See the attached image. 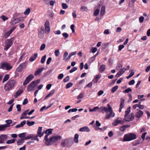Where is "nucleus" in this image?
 I'll list each match as a JSON object with an SVG mask.
<instances>
[{"label":"nucleus","mask_w":150,"mask_h":150,"mask_svg":"<svg viewBox=\"0 0 150 150\" xmlns=\"http://www.w3.org/2000/svg\"><path fill=\"white\" fill-rule=\"evenodd\" d=\"M34 78V76L32 74H30L26 77L23 83V85L25 86L30 82Z\"/></svg>","instance_id":"obj_6"},{"label":"nucleus","mask_w":150,"mask_h":150,"mask_svg":"<svg viewBox=\"0 0 150 150\" xmlns=\"http://www.w3.org/2000/svg\"><path fill=\"white\" fill-rule=\"evenodd\" d=\"M131 107H129L127 109V110L125 111V114L124 115V117H126L127 116L130 112Z\"/></svg>","instance_id":"obj_34"},{"label":"nucleus","mask_w":150,"mask_h":150,"mask_svg":"<svg viewBox=\"0 0 150 150\" xmlns=\"http://www.w3.org/2000/svg\"><path fill=\"white\" fill-rule=\"evenodd\" d=\"M37 81L35 80L32 81L28 86L27 91H33L34 90L35 88L37 85Z\"/></svg>","instance_id":"obj_3"},{"label":"nucleus","mask_w":150,"mask_h":150,"mask_svg":"<svg viewBox=\"0 0 150 150\" xmlns=\"http://www.w3.org/2000/svg\"><path fill=\"white\" fill-rule=\"evenodd\" d=\"M125 117V118L123 119L124 122H128L131 120V116L130 115Z\"/></svg>","instance_id":"obj_22"},{"label":"nucleus","mask_w":150,"mask_h":150,"mask_svg":"<svg viewBox=\"0 0 150 150\" xmlns=\"http://www.w3.org/2000/svg\"><path fill=\"white\" fill-rule=\"evenodd\" d=\"M44 35V32L38 30V37L40 39L42 38Z\"/></svg>","instance_id":"obj_26"},{"label":"nucleus","mask_w":150,"mask_h":150,"mask_svg":"<svg viewBox=\"0 0 150 150\" xmlns=\"http://www.w3.org/2000/svg\"><path fill=\"white\" fill-rule=\"evenodd\" d=\"M97 50V49L96 47H93L92 48L91 52H92L93 53H95Z\"/></svg>","instance_id":"obj_63"},{"label":"nucleus","mask_w":150,"mask_h":150,"mask_svg":"<svg viewBox=\"0 0 150 150\" xmlns=\"http://www.w3.org/2000/svg\"><path fill=\"white\" fill-rule=\"evenodd\" d=\"M20 65H21V66L23 69L25 68L26 67V62H24L21 64Z\"/></svg>","instance_id":"obj_56"},{"label":"nucleus","mask_w":150,"mask_h":150,"mask_svg":"<svg viewBox=\"0 0 150 150\" xmlns=\"http://www.w3.org/2000/svg\"><path fill=\"white\" fill-rule=\"evenodd\" d=\"M79 137V135L78 134H76L74 135V141L76 143H78V142Z\"/></svg>","instance_id":"obj_35"},{"label":"nucleus","mask_w":150,"mask_h":150,"mask_svg":"<svg viewBox=\"0 0 150 150\" xmlns=\"http://www.w3.org/2000/svg\"><path fill=\"white\" fill-rule=\"evenodd\" d=\"M142 143V141H141V139L140 138L133 142L132 143V145L134 146H135Z\"/></svg>","instance_id":"obj_17"},{"label":"nucleus","mask_w":150,"mask_h":150,"mask_svg":"<svg viewBox=\"0 0 150 150\" xmlns=\"http://www.w3.org/2000/svg\"><path fill=\"white\" fill-rule=\"evenodd\" d=\"M5 122L6 123V124L5 125H6L8 127H9L10 126V125L12 123V120H6L5 121Z\"/></svg>","instance_id":"obj_40"},{"label":"nucleus","mask_w":150,"mask_h":150,"mask_svg":"<svg viewBox=\"0 0 150 150\" xmlns=\"http://www.w3.org/2000/svg\"><path fill=\"white\" fill-rule=\"evenodd\" d=\"M16 140V139H12L7 141L6 143L7 144H12L14 143Z\"/></svg>","instance_id":"obj_36"},{"label":"nucleus","mask_w":150,"mask_h":150,"mask_svg":"<svg viewBox=\"0 0 150 150\" xmlns=\"http://www.w3.org/2000/svg\"><path fill=\"white\" fill-rule=\"evenodd\" d=\"M46 55H45L43 57H42L41 59V63L42 64H43L44 63L46 59Z\"/></svg>","instance_id":"obj_46"},{"label":"nucleus","mask_w":150,"mask_h":150,"mask_svg":"<svg viewBox=\"0 0 150 150\" xmlns=\"http://www.w3.org/2000/svg\"><path fill=\"white\" fill-rule=\"evenodd\" d=\"M79 131L80 132H89L90 130L87 126H85L80 128Z\"/></svg>","instance_id":"obj_18"},{"label":"nucleus","mask_w":150,"mask_h":150,"mask_svg":"<svg viewBox=\"0 0 150 150\" xmlns=\"http://www.w3.org/2000/svg\"><path fill=\"white\" fill-rule=\"evenodd\" d=\"M84 93H81L79 95L77 96V99H80L83 97Z\"/></svg>","instance_id":"obj_42"},{"label":"nucleus","mask_w":150,"mask_h":150,"mask_svg":"<svg viewBox=\"0 0 150 150\" xmlns=\"http://www.w3.org/2000/svg\"><path fill=\"white\" fill-rule=\"evenodd\" d=\"M42 127H39L37 132V134L40 135L41 134Z\"/></svg>","instance_id":"obj_52"},{"label":"nucleus","mask_w":150,"mask_h":150,"mask_svg":"<svg viewBox=\"0 0 150 150\" xmlns=\"http://www.w3.org/2000/svg\"><path fill=\"white\" fill-rule=\"evenodd\" d=\"M26 123V121L25 120L21 122L20 124L16 126V128H18L20 127H23L24 125H25Z\"/></svg>","instance_id":"obj_24"},{"label":"nucleus","mask_w":150,"mask_h":150,"mask_svg":"<svg viewBox=\"0 0 150 150\" xmlns=\"http://www.w3.org/2000/svg\"><path fill=\"white\" fill-rule=\"evenodd\" d=\"M18 137L21 139H25L26 137V133L24 132L20 134H18Z\"/></svg>","instance_id":"obj_30"},{"label":"nucleus","mask_w":150,"mask_h":150,"mask_svg":"<svg viewBox=\"0 0 150 150\" xmlns=\"http://www.w3.org/2000/svg\"><path fill=\"white\" fill-rule=\"evenodd\" d=\"M19 22L18 18L14 19L13 20H12L10 22V24L11 25H13L17 23H19Z\"/></svg>","instance_id":"obj_29"},{"label":"nucleus","mask_w":150,"mask_h":150,"mask_svg":"<svg viewBox=\"0 0 150 150\" xmlns=\"http://www.w3.org/2000/svg\"><path fill=\"white\" fill-rule=\"evenodd\" d=\"M38 55L37 53L35 54L33 56H32L30 57L29 59V61L31 62L34 61L36 59Z\"/></svg>","instance_id":"obj_28"},{"label":"nucleus","mask_w":150,"mask_h":150,"mask_svg":"<svg viewBox=\"0 0 150 150\" xmlns=\"http://www.w3.org/2000/svg\"><path fill=\"white\" fill-rule=\"evenodd\" d=\"M98 108H99V107L98 106H97L94 107L93 109H89V112H95L96 111L97 109H98Z\"/></svg>","instance_id":"obj_47"},{"label":"nucleus","mask_w":150,"mask_h":150,"mask_svg":"<svg viewBox=\"0 0 150 150\" xmlns=\"http://www.w3.org/2000/svg\"><path fill=\"white\" fill-rule=\"evenodd\" d=\"M8 127L6 125H0V132L4 131L6 128Z\"/></svg>","instance_id":"obj_25"},{"label":"nucleus","mask_w":150,"mask_h":150,"mask_svg":"<svg viewBox=\"0 0 150 150\" xmlns=\"http://www.w3.org/2000/svg\"><path fill=\"white\" fill-rule=\"evenodd\" d=\"M30 12V8H28L24 12V14L25 15H28Z\"/></svg>","instance_id":"obj_44"},{"label":"nucleus","mask_w":150,"mask_h":150,"mask_svg":"<svg viewBox=\"0 0 150 150\" xmlns=\"http://www.w3.org/2000/svg\"><path fill=\"white\" fill-rule=\"evenodd\" d=\"M131 107H129L127 109V110L125 111V114L124 115V117H126L127 116L130 112Z\"/></svg>","instance_id":"obj_33"},{"label":"nucleus","mask_w":150,"mask_h":150,"mask_svg":"<svg viewBox=\"0 0 150 150\" xmlns=\"http://www.w3.org/2000/svg\"><path fill=\"white\" fill-rule=\"evenodd\" d=\"M94 129L96 131H98V130H100V131H102L103 130H105V129L106 128L104 127L103 128L99 127H94Z\"/></svg>","instance_id":"obj_45"},{"label":"nucleus","mask_w":150,"mask_h":150,"mask_svg":"<svg viewBox=\"0 0 150 150\" xmlns=\"http://www.w3.org/2000/svg\"><path fill=\"white\" fill-rule=\"evenodd\" d=\"M14 38H11L9 39L6 40L5 41V44L6 45L5 46L4 50L7 51L11 46L13 43Z\"/></svg>","instance_id":"obj_2"},{"label":"nucleus","mask_w":150,"mask_h":150,"mask_svg":"<svg viewBox=\"0 0 150 150\" xmlns=\"http://www.w3.org/2000/svg\"><path fill=\"white\" fill-rule=\"evenodd\" d=\"M46 45L45 44H42L41 46L40 50L41 51L43 50L45 48Z\"/></svg>","instance_id":"obj_59"},{"label":"nucleus","mask_w":150,"mask_h":150,"mask_svg":"<svg viewBox=\"0 0 150 150\" xmlns=\"http://www.w3.org/2000/svg\"><path fill=\"white\" fill-rule=\"evenodd\" d=\"M143 114V111L140 110H139L138 112H136L135 116L137 118H138V119H139L142 116Z\"/></svg>","instance_id":"obj_15"},{"label":"nucleus","mask_w":150,"mask_h":150,"mask_svg":"<svg viewBox=\"0 0 150 150\" xmlns=\"http://www.w3.org/2000/svg\"><path fill=\"white\" fill-rule=\"evenodd\" d=\"M38 135L35 136L34 134H31L26 136L25 139L27 140L32 139L31 140H36L38 142L39 141V139L38 138Z\"/></svg>","instance_id":"obj_7"},{"label":"nucleus","mask_w":150,"mask_h":150,"mask_svg":"<svg viewBox=\"0 0 150 150\" xmlns=\"http://www.w3.org/2000/svg\"><path fill=\"white\" fill-rule=\"evenodd\" d=\"M23 68L21 66V65H19V67L16 69V71L18 72H20L22 71V69Z\"/></svg>","instance_id":"obj_53"},{"label":"nucleus","mask_w":150,"mask_h":150,"mask_svg":"<svg viewBox=\"0 0 150 150\" xmlns=\"http://www.w3.org/2000/svg\"><path fill=\"white\" fill-rule=\"evenodd\" d=\"M25 139H18L17 141V144L18 145H20L22 144L23 143H24L25 140Z\"/></svg>","instance_id":"obj_27"},{"label":"nucleus","mask_w":150,"mask_h":150,"mask_svg":"<svg viewBox=\"0 0 150 150\" xmlns=\"http://www.w3.org/2000/svg\"><path fill=\"white\" fill-rule=\"evenodd\" d=\"M68 55V53L67 52H65L63 55V60H66L67 58V57Z\"/></svg>","instance_id":"obj_62"},{"label":"nucleus","mask_w":150,"mask_h":150,"mask_svg":"<svg viewBox=\"0 0 150 150\" xmlns=\"http://www.w3.org/2000/svg\"><path fill=\"white\" fill-rule=\"evenodd\" d=\"M81 10L83 11H88V9L86 6H82L81 8Z\"/></svg>","instance_id":"obj_48"},{"label":"nucleus","mask_w":150,"mask_h":150,"mask_svg":"<svg viewBox=\"0 0 150 150\" xmlns=\"http://www.w3.org/2000/svg\"><path fill=\"white\" fill-rule=\"evenodd\" d=\"M131 91V89L129 88H127V89L125 90L123 92V93H128L129 92Z\"/></svg>","instance_id":"obj_61"},{"label":"nucleus","mask_w":150,"mask_h":150,"mask_svg":"<svg viewBox=\"0 0 150 150\" xmlns=\"http://www.w3.org/2000/svg\"><path fill=\"white\" fill-rule=\"evenodd\" d=\"M105 6H102L101 7L100 12V15L101 17H103L105 14Z\"/></svg>","instance_id":"obj_20"},{"label":"nucleus","mask_w":150,"mask_h":150,"mask_svg":"<svg viewBox=\"0 0 150 150\" xmlns=\"http://www.w3.org/2000/svg\"><path fill=\"white\" fill-rule=\"evenodd\" d=\"M16 83V81L13 80H9L4 85V88L6 91H8L11 90Z\"/></svg>","instance_id":"obj_1"},{"label":"nucleus","mask_w":150,"mask_h":150,"mask_svg":"<svg viewBox=\"0 0 150 150\" xmlns=\"http://www.w3.org/2000/svg\"><path fill=\"white\" fill-rule=\"evenodd\" d=\"M54 54L56 57H58L60 54V52H59V50L58 49L56 50L54 52Z\"/></svg>","instance_id":"obj_50"},{"label":"nucleus","mask_w":150,"mask_h":150,"mask_svg":"<svg viewBox=\"0 0 150 150\" xmlns=\"http://www.w3.org/2000/svg\"><path fill=\"white\" fill-rule=\"evenodd\" d=\"M77 69V68L76 67H74L71 68V69L69 71L70 73H71L75 71Z\"/></svg>","instance_id":"obj_49"},{"label":"nucleus","mask_w":150,"mask_h":150,"mask_svg":"<svg viewBox=\"0 0 150 150\" xmlns=\"http://www.w3.org/2000/svg\"><path fill=\"white\" fill-rule=\"evenodd\" d=\"M9 76L8 74H6L5 75V76H4V79L3 80L2 82L3 83H4L5 82L7 81L9 79Z\"/></svg>","instance_id":"obj_39"},{"label":"nucleus","mask_w":150,"mask_h":150,"mask_svg":"<svg viewBox=\"0 0 150 150\" xmlns=\"http://www.w3.org/2000/svg\"><path fill=\"white\" fill-rule=\"evenodd\" d=\"M23 92L22 90H18L16 92L14 96V97L15 98H17L18 96L21 95Z\"/></svg>","instance_id":"obj_21"},{"label":"nucleus","mask_w":150,"mask_h":150,"mask_svg":"<svg viewBox=\"0 0 150 150\" xmlns=\"http://www.w3.org/2000/svg\"><path fill=\"white\" fill-rule=\"evenodd\" d=\"M44 26L45 27V33H46L47 32L48 33H49L50 31V27L49 21L48 20L46 21L44 24Z\"/></svg>","instance_id":"obj_8"},{"label":"nucleus","mask_w":150,"mask_h":150,"mask_svg":"<svg viewBox=\"0 0 150 150\" xmlns=\"http://www.w3.org/2000/svg\"><path fill=\"white\" fill-rule=\"evenodd\" d=\"M123 122L121 120H119L118 118L116 120H115L112 123V125L113 126H117L118 124H122Z\"/></svg>","instance_id":"obj_16"},{"label":"nucleus","mask_w":150,"mask_h":150,"mask_svg":"<svg viewBox=\"0 0 150 150\" xmlns=\"http://www.w3.org/2000/svg\"><path fill=\"white\" fill-rule=\"evenodd\" d=\"M7 138V136L6 134H1L0 135V144L4 142Z\"/></svg>","instance_id":"obj_11"},{"label":"nucleus","mask_w":150,"mask_h":150,"mask_svg":"<svg viewBox=\"0 0 150 150\" xmlns=\"http://www.w3.org/2000/svg\"><path fill=\"white\" fill-rule=\"evenodd\" d=\"M11 33L9 31L5 34L4 37L5 38H6L10 35Z\"/></svg>","instance_id":"obj_41"},{"label":"nucleus","mask_w":150,"mask_h":150,"mask_svg":"<svg viewBox=\"0 0 150 150\" xmlns=\"http://www.w3.org/2000/svg\"><path fill=\"white\" fill-rule=\"evenodd\" d=\"M105 65L104 64H102L100 66L99 69V71L100 72H102L105 69Z\"/></svg>","instance_id":"obj_31"},{"label":"nucleus","mask_w":150,"mask_h":150,"mask_svg":"<svg viewBox=\"0 0 150 150\" xmlns=\"http://www.w3.org/2000/svg\"><path fill=\"white\" fill-rule=\"evenodd\" d=\"M71 139L69 138H66L62 140L61 143V146L62 147H64L66 146H69V144L71 142Z\"/></svg>","instance_id":"obj_4"},{"label":"nucleus","mask_w":150,"mask_h":150,"mask_svg":"<svg viewBox=\"0 0 150 150\" xmlns=\"http://www.w3.org/2000/svg\"><path fill=\"white\" fill-rule=\"evenodd\" d=\"M69 80V76H67L64 78L63 80V81L64 82H66L68 81Z\"/></svg>","instance_id":"obj_58"},{"label":"nucleus","mask_w":150,"mask_h":150,"mask_svg":"<svg viewBox=\"0 0 150 150\" xmlns=\"http://www.w3.org/2000/svg\"><path fill=\"white\" fill-rule=\"evenodd\" d=\"M100 10L98 9H97L95 10L94 13V15L95 16H97L99 14Z\"/></svg>","instance_id":"obj_51"},{"label":"nucleus","mask_w":150,"mask_h":150,"mask_svg":"<svg viewBox=\"0 0 150 150\" xmlns=\"http://www.w3.org/2000/svg\"><path fill=\"white\" fill-rule=\"evenodd\" d=\"M99 52L98 51L96 54L94 56L90 58V59H93L91 62H92L95 59V57L98 54Z\"/></svg>","instance_id":"obj_57"},{"label":"nucleus","mask_w":150,"mask_h":150,"mask_svg":"<svg viewBox=\"0 0 150 150\" xmlns=\"http://www.w3.org/2000/svg\"><path fill=\"white\" fill-rule=\"evenodd\" d=\"M62 8L64 9L67 8L68 6L66 4L62 3Z\"/></svg>","instance_id":"obj_55"},{"label":"nucleus","mask_w":150,"mask_h":150,"mask_svg":"<svg viewBox=\"0 0 150 150\" xmlns=\"http://www.w3.org/2000/svg\"><path fill=\"white\" fill-rule=\"evenodd\" d=\"M44 69V67H42L41 68L38 69L34 73V75L35 76H37L38 75L40 74Z\"/></svg>","instance_id":"obj_19"},{"label":"nucleus","mask_w":150,"mask_h":150,"mask_svg":"<svg viewBox=\"0 0 150 150\" xmlns=\"http://www.w3.org/2000/svg\"><path fill=\"white\" fill-rule=\"evenodd\" d=\"M147 134L146 132H144L143 133L141 136V138L142 139V142L145 139V136Z\"/></svg>","instance_id":"obj_54"},{"label":"nucleus","mask_w":150,"mask_h":150,"mask_svg":"<svg viewBox=\"0 0 150 150\" xmlns=\"http://www.w3.org/2000/svg\"><path fill=\"white\" fill-rule=\"evenodd\" d=\"M98 110L99 112H103L104 111L106 112L107 113L108 111V108L104 106H102L99 108H98Z\"/></svg>","instance_id":"obj_12"},{"label":"nucleus","mask_w":150,"mask_h":150,"mask_svg":"<svg viewBox=\"0 0 150 150\" xmlns=\"http://www.w3.org/2000/svg\"><path fill=\"white\" fill-rule=\"evenodd\" d=\"M131 140V133L125 135L123 137L124 142L129 141Z\"/></svg>","instance_id":"obj_9"},{"label":"nucleus","mask_w":150,"mask_h":150,"mask_svg":"<svg viewBox=\"0 0 150 150\" xmlns=\"http://www.w3.org/2000/svg\"><path fill=\"white\" fill-rule=\"evenodd\" d=\"M62 137L60 136H54L50 138V141L51 142V144L57 142L59 140L61 139Z\"/></svg>","instance_id":"obj_5"},{"label":"nucleus","mask_w":150,"mask_h":150,"mask_svg":"<svg viewBox=\"0 0 150 150\" xmlns=\"http://www.w3.org/2000/svg\"><path fill=\"white\" fill-rule=\"evenodd\" d=\"M35 123L34 121L30 122L28 120L26 121V124L27 125L29 126H30L33 125Z\"/></svg>","instance_id":"obj_37"},{"label":"nucleus","mask_w":150,"mask_h":150,"mask_svg":"<svg viewBox=\"0 0 150 150\" xmlns=\"http://www.w3.org/2000/svg\"><path fill=\"white\" fill-rule=\"evenodd\" d=\"M73 84L72 83L69 82L67 84L66 86V89H68L70 87H71L73 86Z\"/></svg>","instance_id":"obj_43"},{"label":"nucleus","mask_w":150,"mask_h":150,"mask_svg":"<svg viewBox=\"0 0 150 150\" xmlns=\"http://www.w3.org/2000/svg\"><path fill=\"white\" fill-rule=\"evenodd\" d=\"M8 64V62H4L1 63V65L0 68L3 69H6L7 66Z\"/></svg>","instance_id":"obj_23"},{"label":"nucleus","mask_w":150,"mask_h":150,"mask_svg":"<svg viewBox=\"0 0 150 150\" xmlns=\"http://www.w3.org/2000/svg\"><path fill=\"white\" fill-rule=\"evenodd\" d=\"M124 99L122 98H121L120 103V108L119 110V111L120 112L121 111L122 109L123 108L124 105Z\"/></svg>","instance_id":"obj_13"},{"label":"nucleus","mask_w":150,"mask_h":150,"mask_svg":"<svg viewBox=\"0 0 150 150\" xmlns=\"http://www.w3.org/2000/svg\"><path fill=\"white\" fill-rule=\"evenodd\" d=\"M53 129H47L46 131H45V133H46L49 135L52 134V131Z\"/></svg>","instance_id":"obj_32"},{"label":"nucleus","mask_w":150,"mask_h":150,"mask_svg":"<svg viewBox=\"0 0 150 150\" xmlns=\"http://www.w3.org/2000/svg\"><path fill=\"white\" fill-rule=\"evenodd\" d=\"M110 112L109 114L106 115L105 118L106 119H109L111 117H113L115 116V114L113 112L112 110H108V112Z\"/></svg>","instance_id":"obj_10"},{"label":"nucleus","mask_w":150,"mask_h":150,"mask_svg":"<svg viewBox=\"0 0 150 150\" xmlns=\"http://www.w3.org/2000/svg\"><path fill=\"white\" fill-rule=\"evenodd\" d=\"M144 18L143 16L140 17L139 18V21L140 23H142L143 22Z\"/></svg>","instance_id":"obj_64"},{"label":"nucleus","mask_w":150,"mask_h":150,"mask_svg":"<svg viewBox=\"0 0 150 150\" xmlns=\"http://www.w3.org/2000/svg\"><path fill=\"white\" fill-rule=\"evenodd\" d=\"M62 35L64 37L65 39H67L69 37V34L66 33H63Z\"/></svg>","instance_id":"obj_60"},{"label":"nucleus","mask_w":150,"mask_h":150,"mask_svg":"<svg viewBox=\"0 0 150 150\" xmlns=\"http://www.w3.org/2000/svg\"><path fill=\"white\" fill-rule=\"evenodd\" d=\"M49 136L48 134H46L45 137V144L46 145H51V142L50 141V139L49 140L48 139V136Z\"/></svg>","instance_id":"obj_14"},{"label":"nucleus","mask_w":150,"mask_h":150,"mask_svg":"<svg viewBox=\"0 0 150 150\" xmlns=\"http://www.w3.org/2000/svg\"><path fill=\"white\" fill-rule=\"evenodd\" d=\"M118 88V86H115L114 87H113L111 90V92L112 93H114L117 90Z\"/></svg>","instance_id":"obj_38"}]
</instances>
